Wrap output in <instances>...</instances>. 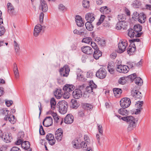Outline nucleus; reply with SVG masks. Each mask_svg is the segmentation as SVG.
<instances>
[{
	"mask_svg": "<svg viewBox=\"0 0 151 151\" xmlns=\"http://www.w3.org/2000/svg\"><path fill=\"white\" fill-rule=\"evenodd\" d=\"M121 119L123 120L126 121L129 124V126L127 128L128 131H130L133 130L136 126V124L135 119L132 116H129L125 117H122Z\"/></svg>",
	"mask_w": 151,
	"mask_h": 151,
	"instance_id": "1",
	"label": "nucleus"
},
{
	"mask_svg": "<svg viewBox=\"0 0 151 151\" xmlns=\"http://www.w3.org/2000/svg\"><path fill=\"white\" fill-rule=\"evenodd\" d=\"M68 107V103L65 101H59L57 105V108H59V112L62 114H64L67 112Z\"/></svg>",
	"mask_w": 151,
	"mask_h": 151,
	"instance_id": "2",
	"label": "nucleus"
},
{
	"mask_svg": "<svg viewBox=\"0 0 151 151\" xmlns=\"http://www.w3.org/2000/svg\"><path fill=\"white\" fill-rule=\"evenodd\" d=\"M120 41V42L118 45L119 50H118V52L121 53L125 50L127 46V42L125 40Z\"/></svg>",
	"mask_w": 151,
	"mask_h": 151,
	"instance_id": "3",
	"label": "nucleus"
},
{
	"mask_svg": "<svg viewBox=\"0 0 151 151\" xmlns=\"http://www.w3.org/2000/svg\"><path fill=\"white\" fill-rule=\"evenodd\" d=\"M107 74L106 70L103 68H101L97 71L96 73V76L101 79L104 78Z\"/></svg>",
	"mask_w": 151,
	"mask_h": 151,
	"instance_id": "4",
	"label": "nucleus"
},
{
	"mask_svg": "<svg viewBox=\"0 0 151 151\" xmlns=\"http://www.w3.org/2000/svg\"><path fill=\"white\" fill-rule=\"evenodd\" d=\"M131 103L130 99L128 98H124L120 101L121 106L123 108H126L128 107Z\"/></svg>",
	"mask_w": 151,
	"mask_h": 151,
	"instance_id": "5",
	"label": "nucleus"
},
{
	"mask_svg": "<svg viewBox=\"0 0 151 151\" xmlns=\"http://www.w3.org/2000/svg\"><path fill=\"white\" fill-rule=\"evenodd\" d=\"M60 73L61 76L67 77L70 71V68L68 65H65L60 70Z\"/></svg>",
	"mask_w": 151,
	"mask_h": 151,
	"instance_id": "6",
	"label": "nucleus"
},
{
	"mask_svg": "<svg viewBox=\"0 0 151 151\" xmlns=\"http://www.w3.org/2000/svg\"><path fill=\"white\" fill-rule=\"evenodd\" d=\"M131 93L130 97L131 98H133L136 100L137 99H141L142 98L141 93L138 91L133 89L132 90Z\"/></svg>",
	"mask_w": 151,
	"mask_h": 151,
	"instance_id": "7",
	"label": "nucleus"
},
{
	"mask_svg": "<svg viewBox=\"0 0 151 151\" xmlns=\"http://www.w3.org/2000/svg\"><path fill=\"white\" fill-rule=\"evenodd\" d=\"M53 124V119L50 116L46 117L43 120L42 124L45 127H48L51 126Z\"/></svg>",
	"mask_w": 151,
	"mask_h": 151,
	"instance_id": "8",
	"label": "nucleus"
},
{
	"mask_svg": "<svg viewBox=\"0 0 151 151\" xmlns=\"http://www.w3.org/2000/svg\"><path fill=\"white\" fill-rule=\"evenodd\" d=\"M3 140L5 142L8 143L11 142L12 139L11 134L5 132L1 136Z\"/></svg>",
	"mask_w": 151,
	"mask_h": 151,
	"instance_id": "9",
	"label": "nucleus"
},
{
	"mask_svg": "<svg viewBox=\"0 0 151 151\" xmlns=\"http://www.w3.org/2000/svg\"><path fill=\"white\" fill-rule=\"evenodd\" d=\"M97 87V86L93 82V81H90L89 83V86L86 87V91L88 93H91L93 92V90Z\"/></svg>",
	"mask_w": 151,
	"mask_h": 151,
	"instance_id": "10",
	"label": "nucleus"
},
{
	"mask_svg": "<svg viewBox=\"0 0 151 151\" xmlns=\"http://www.w3.org/2000/svg\"><path fill=\"white\" fill-rule=\"evenodd\" d=\"M46 138L49 141L48 142L50 145H53L55 144L56 141L52 134L51 133L48 134L46 135Z\"/></svg>",
	"mask_w": 151,
	"mask_h": 151,
	"instance_id": "11",
	"label": "nucleus"
},
{
	"mask_svg": "<svg viewBox=\"0 0 151 151\" xmlns=\"http://www.w3.org/2000/svg\"><path fill=\"white\" fill-rule=\"evenodd\" d=\"M63 132L61 128H59L57 129L55 133V138L58 142L60 141L63 137Z\"/></svg>",
	"mask_w": 151,
	"mask_h": 151,
	"instance_id": "12",
	"label": "nucleus"
},
{
	"mask_svg": "<svg viewBox=\"0 0 151 151\" xmlns=\"http://www.w3.org/2000/svg\"><path fill=\"white\" fill-rule=\"evenodd\" d=\"M9 111L6 108H3L1 110V114L4 117V120L5 121H7L8 117L11 114L10 113H9Z\"/></svg>",
	"mask_w": 151,
	"mask_h": 151,
	"instance_id": "13",
	"label": "nucleus"
},
{
	"mask_svg": "<svg viewBox=\"0 0 151 151\" xmlns=\"http://www.w3.org/2000/svg\"><path fill=\"white\" fill-rule=\"evenodd\" d=\"M82 51L87 55H91L93 53V50L89 46H83L81 48Z\"/></svg>",
	"mask_w": 151,
	"mask_h": 151,
	"instance_id": "14",
	"label": "nucleus"
},
{
	"mask_svg": "<svg viewBox=\"0 0 151 151\" xmlns=\"http://www.w3.org/2000/svg\"><path fill=\"white\" fill-rule=\"evenodd\" d=\"M74 121V117L71 114H68L65 117L64 119V123L67 124L72 123Z\"/></svg>",
	"mask_w": 151,
	"mask_h": 151,
	"instance_id": "15",
	"label": "nucleus"
},
{
	"mask_svg": "<svg viewBox=\"0 0 151 151\" xmlns=\"http://www.w3.org/2000/svg\"><path fill=\"white\" fill-rule=\"evenodd\" d=\"M39 9H41L43 12H45L47 10V5L44 0H40Z\"/></svg>",
	"mask_w": 151,
	"mask_h": 151,
	"instance_id": "16",
	"label": "nucleus"
},
{
	"mask_svg": "<svg viewBox=\"0 0 151 151\" xmlns=\"http://www.w3.org/2000/svg\"><path fill=\"white\" fill-rule=\"evenodd\" d=\"M42 26L40 24H38L35 26L34 32V35L35 36L37 37L39 35L42 29Z\"/></svg>",
	"mask_w": 151,
	"mask_h": 151,
	"instance_id": "17",
	"label": "nucleus"
},
{
	"mask_svg": "<svg viewBox=\"0 0 151 151\" xmlns=\"http://www.w3.org/2000/svg\"><path fill=\"white\" fill-rule=\"evenodd\" d=\"M72 95L75 99H78L82 96V93L80 89H77L73 91Z\"/></svg>",
	"mask_w": 151,
	"mask_h": 151,
	"instance_id": "18",
	"label": "nucleus"
},
{
	"mask_svg": "<svg viewBox=\"0 0 151 151\" xmlns=\"http://www.w3.org/2000/svg\"><path fill=\"white\" fill-rule=\"evenodd\" d=\"M128 35L131 38L135 37H139L141 36V34L137 33L135 32L132 29H129L128 30Z\"/></svg>",
	"mask_w": 151,
	"mask_h": 151,
	"instance_id": "19",
	"label": "nucleus"
},
{
	"mask_svg": "<svg viewBox=\"0 0 151 151\" xmlns=\"http://www.w3.org/2000/svg\"><path fill=\"white\" fill-rule=\"evenodd\" d=\"M75 88V86L73 85L69 84H66L63 88L64 91L69 92H71Z\"/></svg>",
	"mask_w": 151,
	"mask_h": 151,
	"instance_id": "20",
	"label": "nucleus"
},
{
	"mask_svg": "<svg viewBox=\"0 0 151 151\" xmlns=\"http://www.w3.org/2000/svg\"><path fill=\"white\" fill-rule=\"evenodd\" d=\"M24 137V132H19L18 134L17 140L15 144L17 145H21L22 143H23V142L24 140L23 138Z\"/></svg>",
	"mask_w": 151,
	"mask_h": 151,
	"instance_id": "21",
	"label": "nucleus"
},
{
	"mask_svg": "<svg viewBox=\"0 0 151 151\" xmlns=\"http://www.w3.org/2000/svg\"><path fill=\"white\" fill-rule=\"evenodd\" d=\"M75 19L76 24L78 26L81 27L84 25V23L83 21L82 18L80 16H76Z\"/></svg>",
	"mask_w": 151,
	"mask_h": 151,
	"instance_id": "22",
	"label": "nucleus"
},
{
	"mask_svg": "<svg viewBox=\"0 0 151 151\" xmlns=\"http://www.w3.org/2000/svg\"><path fill=\"white\" fill-rule=\"evenodd\" d=\"M87 22H92L95 19L94 14L92 13H88L86 14L85 17Z\"/></svg>",
	"mask_w": 151,
	"mask_h": 151,
	"instance_id": "23",
	"label": "nucleus"
},
{
	"mask_svg": "<svg viewBox=\"0 0 151 151\" xmlns=\"http://www.w3.org/2000/svg\"><path fill=\"white\" fill-rule=\"evenodd\" d=\"M81 140L79 138H76L73 141L72 144L74 148L78 149L80 147Z\"/></svg>",
	"mask_w": 151,
	"mask_h": 151,
	"instance_id": "24",
	"label": "nucleus"
},
{
	"mask_svg": "<svg viewBox=\"0 0 151 151\" xmlns=\"http://www.w3.org/2000/svg\"><path fill=\"white\" fill-rule=\"evenodd\" d=\"M136 48L135 44L130 45L127 49V52L128 54L131 55L136 51Z\"/></svg>",
	"mask_w": 151,
	"mask_h": 151,
	"instance_id": "25",
	"label": "nucleus"
},
{
	"mask_svg": "<svg viewBox=\"0 0 151 151\" xmlns=\"http://www.w3.org/2000/svg\"><path fill=\"white\" fill-rule=\"evenodd\" d=\"M142 29V27L139 24L135 25L134 27L133 30L134 31L137 33V34L139 33L141 34V36L142 34V32H141Z\"/></svg>",
	"mask_w": 151,
	"mask_h": 151,
	"instance_id": "26",
	"label": "nucleus"
},
{
	"mask_svg": "<svg viewBox=\"0 0 151 151\" xmlns=\"http://www.w3.org/2000/svg\"><path fill=\"white\" fill-rule=\"evenodd\" d=\"M102 55V52L99 49L94 50L93 54L94 58L96 60L98 59Z\"/></svg>",
	"mask_w": 151,
	"mask_h": 151,
	"instance_id": "27",
	"label": "nucleus"
},
{
	"mask_svg": "<svg viewBox=\"0 0 151 151\" xmlns=\"http://www.w3.org/2000/svg\"><path fill=\"white\" fill-rule=\"evenodd\" d=\"M113 90L114 95L116 97H119L122 92V90L119 88H115L113 89Z\"/></svg>",
	"mask_w": 151,
	"mask_h": 151,
	"instance_id": "28",
	"label": "nucleus"
},
{
	"mask_svg": "<svg viewBox=\"0 0 151 151\" xmlns=\"http://www.w3.org/2000/svg\"><path fill=\"white\" fill-rule=\"evenodd\" d=\"M70 106L71 108L76 109L79 106V104L76 100L73 99L71 101Z\"/></svg>",
	"mask_w": 151,
	"mask_h": 151,
	"instance_id": "29",
	"label": "nucleus"
},
{
	"mask_svg": "<svg viewBox=\"0 0 151 151\" xmlns=\"http://www.w3.org/2000/svg\"><path fill=\"white\" fill-rule=\"evenodd\" d=\"M55 97L57 99H60L63 95V92L61 89H57L54 93Z\"/></svg>",
	"mask_w": 151,
	"mask_h": 151,
	"instance_id": "30",
	"label": "nucleus"
},
{
	"mask_svg": "<svg viewBox=\"0 0 151 151\" xmlns=\"http://www.w3.org/2000/svg\"><path fill=\"white\" fill-rule=\"evenodd\" d=\"M100 11L104 14H108L110 12L111 10L110 8H108L107 6H104L101 7L100 9Z\"/></svg>",
	"mask_w": 151,
	"mask_h": 151,
	"instance_id": "31",
	"label": "nucleus"
},
{
	"mask_svg": "<svg viewBox=\"0 0 151 151\" xmlns=\"http://www.w3.org/2000/svg\"><path fill=\"white\" fill-rule=\"evenodd\" d=\"M8 12L10 15L13 14L14 11V9L13 6L9 2L7 4Z\"/></svg>",
	"mask_w": 151,
	"mask_h": 151,
	"instance_id": "32",
	"label": "nucleus"
},
{
	"mask_svg": "<svg viewBox=\"0 0 151 151\" xmlns=\"http://www.w3.org/2000/svg\"><path fill=\"white\" fill-rule=\"evenodd\" d=\"M30 145L29 142L28 141H24L22 143L21 147L25 150H27L30 147Z\"/></svg>",
	"mask_w": 151,
	"mask_h": 151,
	"instance_id": "33",
	"label": "nucleus"
},
{
	"mask_svg": "<svg viewBox=\"0 0 151 151\" xmlns=\"http://www.w3.org/2000/svg\"><path fill=\"white\" fill-rule=\"evenodd\" d=\"M91 144L90 143H87L86 142H82L81 144L80 147H81L82 149L84 150H87V148H88L89 147H90Z\"/></svg>",
	"mask_w": 151,
	"mask_h": 151,
	"instance_id": "34",
	"label": "nucleus"
},
{
	"mask_svg": "<svg viewBox=\"0 0 151 151\" xmlns=\"http://www.w3.org/2000/svg\"><path fill=\"white\" fill-rule=\"evenodd\" d=\"M117 18L119 22H125L126 19V16L124 14H121L118 16Z\"/></svg>",
	"mask_w": 151,
	"mask_h": 151,
	"instance_id": "35",
	"label": "nucleus"
},
{
	"mask_svg": "<svg viewBox=\"0 0 151 151\" xmlns=\"http://www.w3.org/2000/svg\"><path fill=\"white\" fill-rule=\"evenodd\" d=\"M146 19V15L143 13H140V16L139 17L138 20L139 22L141 23L145 22Z\"/></svg>",
	"mask_w": 151,
	"mask_h": 151,
	"instance_id": "36",
	"label": "nucleus"
},
{
	"mask_svg": "<svg viewBox=\"0 0 151 151\" xmlns=\"http://www.w3.org/2000/svg\"><path fill=\"white\" fill-rule=\"evenodd\" d=\"M8 117L7 120L9 121L12 124H14L16 122V119L14 117L13 115L11 114Z\"/></svg>",
	"mask_w": 151,
	"mask_h": 151,
	"instance_id": "37",
	"label": "nucleus"
},
{
	"mask_svg": "<svg viewBox=\"0 0 151 151\" xmlns=\"http://www.w3.org/2000/svg\"><path fill=\"white\" fill-rule=\"evenodd\" d=\"M92 22H87L85 23V26L87 30L89 31H91L93 30V26L91 24Z\"/></svg>",
	"mask_w": 151,
	"mask_h": 151,
	"instance_id": "38",
	"label": "nucleus"
},
{
	"mask_svg": "<svg viewBox=\"0 0 151 151\" xmlns=\"http://www.w3.org/2000/svg\"><path fill=\"white\" fill-rule=\"evenodd\" d=\"M132 5L135 8H139L141 5V3L138 0H135L133 1Z\"/></svg>",
	"mask_w": 151,
	"mask_h": 151,
	"instance_id": "39",
	"label": "nucleus"
},
{
	"mask_svg": "<svg viewBox=\"0 0 151 151\" xmlns=\"http://www.w3.org/2000/svg\"><path fill=\"white\" fill-rule=\"evenodd\" d=\"M134 82L136 84L139 86H141L143 83L142 80L139 77H136L134 79Z\"/></svg>",
	"mask_w": 151,
	"mask_h": 151,
	"instance_id": "40",
	"label": "nucleus"
},
{
	"mask_svg": "<svg viewBox=\"0 0 151 151\" xmlns=\"http://www.w3.org/2000/svg\"><path fill=\"white\" fill-rule=\"evenodd\" d=\"M14 72L15 76L16 78H19V75L18 72V68L15 63L14 64Z\"/></svg>",
	"mask_w": 151,
	"mask_h": 151,
	"instance_id": "41",
	"label": "nucleus"
},
{
	"mask_svg": "<svg viewBox=\"0 0 151 151\" xmlns=\"http://www.w3.org/2000/svg\"><path fill=\"white\" fill-rule=\"evenodd\" d=\"M51 109L52 110H54L55 109L56 105V101L55 98H52L50 101Z\"/></svg>",
	"mask_w": 151,
	"mask_h": 151,
	"instance_id": "42",
	"label": "nucleus"
},
{
	"mask_svg": "<svg viewBox=\"0 0 151 151\" xmlns=\"http://www.w3.org/2000/svg\"><path fill=\"white\" fill-rule=\"evenodd\" d=\"M83 107L84 109L87 110H91L93 108L92 105L88 103L83 104Z\"/></svg>",
	"mask_w": 151,
	"mask_h": 151,
	"instance_id": "43",
	"label": "nucleus"
},
{
	"mask_svg": "<svg viewBox=\"0 0 151 151\" xmlns=\"http://www.w3.org/2000/svg\"><path fill=\"white\" fill-rule=\"evenodd\" d=\"M123 24H124V23H123V22H118L116 25V29L118 30L124 29V27Z\"/></svg>",
	"mask_w": 151,
	"mask_h": 151,
	"instance_id": "44",
	"label": "nucleus"
},
{
	"mask_svg": "<svg viewBox=\"0 0 151 151\" xmlns=\"http://www.w3.org/2000/svg\"><path fill=\"white\" fill-rule=\"evenodd\" d=\"M82 72L80 71L79 73L77 74V79L80 81H85V78H84L83 75L82 74Z\"/></svg>",
	"mask_w": 151,
	"mask_h": 151,
	"instance_id": "45",
	"label": "nucleus"
},
{
	"mask_svg": "<svg viewBox=\"0 0 151 151\" xmlns=\"http://www.w3.org/2000/svg\"><path fill=\"white\" fill-rule=\"evenodd\" d=\"M125 108H121L118 110V112L119 114L122 115H125L128 114V111L126 110Z\"/></svg>",
	"mask_w": 151,
	"mask_h": 151,
	"instance_id": "46",
	"label": "nucleus"
},
{
	"mask_svg": "<svg viewBox=\"0 0 151 151\" xmlns=\"http://www.w3.org/2000/svg\"><path fill=\"white\" fill-rule=\"evenodd\" d=\"M83 6V7L88 8L89 6V1L88 0H83L82 2Z\"/></svg>",
	"mask_w": 151,
	"mask_h": 151,
	"instance_id": "47",
	"label": "nucleus"
},
{
	"mask_svg": "<svg viewBox=\"0 0 151 151\" xmlns=\"http://www.w3.org/2000/svg\"><path fill=\"white\" fill-rule=\"evenodd\" d=\"M122 73H127L129 70V68L127 65H123L122 68Z\"/></svg>",
	"mask_w": 151,
	"mask_h": 151,
	"instance_id": "48",
	"label": "nucleus"
},
{
	"mask_svg": "<svg viewBox=\"0 0 151 151\" xmlns=\"http://www.w3.org/2000/svg\"><path fill=\"white\" fill-rule=\"evenodd\" d=\"M51 115L53 117L55 121L56 122H58V120H59V118H60V117L58 115L57 113L55 112H52Z\"/></svg>",
	"mask_w": 151,
	"mask_h": 151,
	"instance_id": "49",
	"label": "nucleus"
},
{
	"mask_svg": "<svg viewBox=\"0 0 151 151\" xmlns=\"http://www.w3.org/2000/svg\"><path fill=\"white\" fill-rule=\"evenodd\" d=\"M91 40L92 39L91 37H86L83 39L82 42L87 44H89L90 42H91Z\"/></svg>",
	"mask_w": 151,
	"mask_h": 151,
	"instance_id": "50",
	"label": "nucleus"
},
{
	"mask_svg": "<svg viewBox=\"0 0 151 151\" xmlns=\"http://www.w3.org/2000/svg\"><path fill=\"white\" fill-rule=\"evenodd\" d=\"M107 68L109 72L111 74H114V70L111 65L109 64L108 65Z\"/></svg>",
	"mask_w": 151,
	"mask_h": 151,
	"instance_id": "51",
	"label": "nucleus"
},
{
	"mask_svg": "<svg viewBox=\"0 0 151 151\" xmlns=\"http://www.w3.org/2000/svg\"><path fill=\"white\" fill-rule=\"evenodd\" d=\"M119 64L117 65L116 64V70L120 73H122V68L123 67V65H121L122 62H119Z\"/></svg>",
	"mask_w": 151,
	"mask_h": 151,
	"instance_id": "52",
	"label": "nucleus"
},
{
	"mask_svg": "<svg viewBox=\"0 0 151 151\" xmlns=\"http://www.w3.org/2000/svg\"><path fill=\"white\" fill-rule=\"evenodd\" d=\"M126 80L125 79V78L124 77H122L120 78L119 80V83L122 85H124L126 82Z\"/></svg>",
	"mask_w": 151,
	"mask_h": 151,
	"instance_id": "53",
	"label": "nucleus"
},
{
	"mask_svg": "<svg viewBox=\"0 0 151 151\" xmlns=\"http://www.w3.org/2000/svg\"><path fill=\"white\" fill-rule=\"evenodd\" d=\"M73 32L75 34H77L79 35H82L83 33H84V32L82 31H81V30H79L77 29H75L73 31Z\"/></svg>",
	"mask_w": 151,
	"mask_h": 151,
	"instance_id": "54",
	"label": "nucleus"
},
{
	"mask_svg": "<svg viewBox=\"0 0 151 151\" xmlns=\"http://www.w3.org/2000/svg\"><path fill=\"white\" fill-rule=\"evenodd\" d=\"M64 91V93L63 95V97L65 99H68L70 96V94L69 92H67L65 91Z\"/></svg>",
	"mask_w": 151,
	"mask_h": 151,
	"instance_id": "55",
	"label": "nucleus"
},
{
	"mask_svg": "<svg viewBox=\"0 0 151 151\" xmlns=\"http://www.w3.org/2000/svg\"><path fill=\"white\" fill-rule=\"evenodd\" d=\"M40 134L41 135H43L45 134V132L43 127L42 125L40 126L39 129Z\"/></svg>",
	"mask_w": 151,
	"mask_h": 151,
	"instance_id": "56",
	"label": "nucleus"
},
{
	"mask_svg": "<svg viewBox=\"0 0 151 151\" xmlns=\"http://www.w3.org/2000/svg\"><path fill=\"white\" fill-rule=\"evenodd\" d=\"M98 126V129L99 130V132L101 134V135H103V130L102 129V127L101 125H99L97 124Z\"/></svg>",
	"mask_w": 151,
	"mask_h": 151,
	"instance_id": "57",
	"label": "nucleus"
},
{
	"mask_svg": "<svg viewBox=\"0 0 151 151\" xmlns=\"http://www.w3.org/2000/svg\"><path fill=\"white\" fill-rule=\"evenodd\" d=\"M59 9L62 11H65L66 8L62 4H60L59 6Z\"/></svg>",
	"mask_w": 151,
	"mask_h": 151,
	"instance_id": "58",
	"label": "nucleus"
},
{
	"mask_svg": "<svg viewBox=\"0 0 151 151\" xmlns=\"http://www.w3.org/2000/svg\"><path fill=\"white\" fill-rule=\"evenodd\" d=\"M91 45L92 47L94 49V50L99 49L97 45L95 42H91Z\"/></svg>",
	"mask_w": 151,
	"mask_h": 151,
	"instance_id": "59",
	"label": "nucleus"
},
{
	"mask_svg": "<svg viewBox=\"0 0 151 151\" xmlns=\"http://www.w3.org/2000/svg\"><path fill=\"white\" fill-rule=\"evenodd\" d=\"M136 103L138 108H142L141 107L143 104V101H138Z\"/></svg>",
	"mask_w": 151,
	"mask_h": 151,
	"instance_id": "60",
	"label": "nucleus"
},
{
	"mask_svg": "<svg viewBox=\"0 0 151 151\" xmlns=\"http://www.w3.org/2000/svg\"><path fill=\"white\" fill-rule=\"evenodd\" d=\"M44 14L42 13H41L40 15V21L41 23L43 22Z\"/></svg>",
	"mask_w": 151,
	"mask_h": 151,
	"instance_id": "61",
	"label": "nucleus"
},
{
	"mask_svg": "<svg viewBox=\"0 0 151 151\" xmlns=\"http://www.w3.org/2000/svg\"><path fill=\"white\" fill-rule=\"evenodd\" d=\"M5 31V28L3 26L1 25V36L3 35Z\"/></svg>",
	"mask_w": 151,
	"mask_h": 151,
	"instance_id": "62",
	"label": "nucleus"
},
{
	"mask_svg": "<svg viewBox=\"0 0 151 151\" xmlns=\"http://www.w3.org/2000/svg\"><path fill=\"white\" fill-rule=\"evenodd\" d=\"M136 73H133L129 75V78H130L131 80H134V81L135 79L136 78Z\"/></svg>",
	"mask_w": 151,
	"mask_h": 151,
	"instance_id": "63",
	"label": "nucleus"
},
{
	"mask_svg": "<svg viewBox=\"0 0 151 151\" xmlns=\"http://www.w3.org/2000/svg\"><path fill=\"white\" fill-rule=\"evenodd\" d=\"M10 151H21V150L17 147H14L12 148Z\"/></svg>",
	"mask_w": 151,
	"mask_h": 151,
	"instance_id": "64",
	"label": "nucleus"
}]
</instances>
